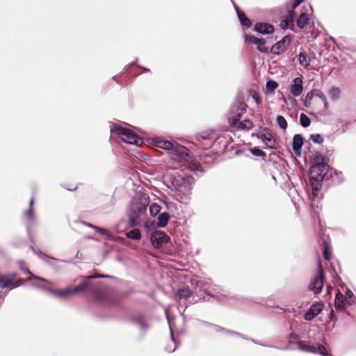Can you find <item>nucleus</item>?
<instances>
[{
    "instance_id": "f257e3e1",
    "label": "nucleus",
    "mask_w": 356,
    "mask_h": 356,
    "mask_svg": "<svg viewBox=\"0 0 356 356\" xmlns=\"http://www.w3.org/2000/svg\"><path fill=\"white\" fill-rule=\"evenodd\" d=\"M166 181L170 182L172 191L175 192L177 199L181 202H186L191 195L194 178L185 174L181 170H173L165 176Z\"/></svg>"
},
{
    "instance_id": "f03ea898",
    "label": "nucleus",
    "mask_w": 356,
    "mask_h": 356,
    "mask_svg": "<svg viewBox=\"0 0 356 356\" xmlns=\"http://www.w3.org/2000/svg\"><path fill=\"white\" fill-rule=\"evenodd\" d=\"M106 275H96L86 277V280L81 284L70 287L72 295L88 289L89 293L92 296L94 301L98 305H106L111 303V300L106 291L102 290L99 285H94L88 280L96 277H106Z\"/></svg>"
},
{
    "instance_id": "7ed1b4c3",
    "label": "nucleus",
    "mask_w": 356,
    "mask_h": 356,
    "mask_svg": "<svg viewBox=\"0 0 356 356\" xmlns=\"http://www.w3.org/2000/svg\"><path fill=\"white\" fill-rule=\"evenodd\" d=\"M147 205L148 198L144 194L136 195L131 199L129 211V224L131 227H135L140 223Z\"/></svg>"
},
{
    "instance_id": "20e7f679",
    "label": "nucleus",
    "mask_w": 356,
    "mask_h": 356,
    "mask_svg": "<svg viewBox=\"0 0 356 356\" xmlns=\"http://www.w3.org/2000/svg\"><path fill=\"white\" fill-rule=\"evenodd\" d=\"M158 147L169 150L170 159L176 162H181L187 159L188 149L183 145L164 139H157L155 142Z\"/></svg>"
},
{
    "instance_id": "39448f33",
    "label": "nucleus",
    "mask_w": 356,
    "mask_h": 356,
    "mask_svg": "<svg viewBox=\"0 0 356 356\" xmlns=\"http://www.w3.org/2000/svg\"><path fill=\"white\" fill-rule=\"evenodd\" d=\"M328 165L325 163H316L310 169V181L312 186L313 195H317L321 188V182L323 180L328 171Z\"/></svg>"
},
{
    "instance_id": "423d86ee",
    "label": "nucleus",
    "mask_w": 356,
    "mask_h": 356,
    "mask_svg": "<svg viewBox=\"0 0 356 356\" xmlns=\"http://www.w3.org/2000/svg\"><path fill=\"white\" fill-rule=\"evenodd\" d=\"M111 133L113 135H118L125 143L140 145L143 141L138 136L128 128L122 127L119 124L111 125Z\"/></svg>"
},
{
    "instance_id": "0eeeda50",
    "label": "nucleus",
    "mask_w": 356,
    "mask_h": 356,
    "mask_svg": "<svg viewBox=\"0 0 356 356\" xmlns=\"http://www.w3.org/2000/svg\"><path fill=\"white\" fill-rule=\"evenodd\" d=\"M16 273H8L6 275H0V288L14 289L22 285L21 279H16Z\"/></svg>"
},
{
    "instance_id": "6e6552de",
    "label": "nucleus",
    "mask_w": 356,
    "mask_h": 356,
    "mask_svg": "<svg viewBox=\"0 0 356 356\" xmlns=\"http://www.w3.org/2000/svg\"><path fill=\"white\" fill-rule=\"evenodd\" d=\"M323 270L321 265L319 264L317 275L314 279H312L309 285L310 290L313 291L315 294H318L321 292L323 286Z\"/></svg>"
},
{
    "instance_id": "1a4fd4ad",
    "label": "nucleus",
    "mask_w": 356,
    "mask_h": 356,
    "mask_svg": "<svg viewBox=\"0 0 356 356\" xmlns=\"http://www.w3.org/2000/svg\"><path fill=\"white\" fill-rule=\"evenodd\" d=\"M150 240L152 245L155 248L159 249L163 245L168 243L170 238L162 231H155L152 233Z\"/></svg>"
},
{
    "instance_id": "9d476101",
    "label": "nucleus",
    "mask_w": 356,
    "mask_h": 356,
    "mask_svg": "<svg viewBox=\"0 0 356 356\" xmlns=\"http://www.w3.org/2000/svg\"><path fill=\"white\" fill-rule=\"evenodd\" d=\"M298 348L305 352L318 353L323 356H331L329 355L327 349L323 345H318L317 347L314 346H308L303 341H300L297 342Z\"/></svg>"
},
{
    "instance_id": "9b49d317",
    "label": "nucleus",
    "mask_w": 356,
    "mask_h": 356,
    "mask_svg": "<svg viewBox=\"0 0 356 356\" xmlns=\"http://www.w3.org/2000/svg\"><path fill=\"white\" fill-rule=\"evenodd\" d=\"M303 0H295V2L292 5V10L289 11L287 16L282 19L280 21V26L282 29L286 30L291 27V26L293 25V19H294V13L293 11L295 8L299 6Z\"/></svg>"
},
{
    "instance_id": "f8f14e48",
    "label": "nucleus",
    "mask_w": 356,
    "mask_h": 356,
    "mask_svg": "<svg viewBox=\"0 0 356 356\" xmlns=\"http://www.w3.org/2000/svg\"><path fill=\"white\" fill-rule=\"evenodd\" d=\"M291 40L289 36H284L281 40L275 43L270 49V51L273 54H280L283 53L289 45Z\"/></svg>"
},
{
    "instance_id": "ddd939ff",
    "label": "nucleus",
    "mask_w": 356,
    "mask_h": 356,
    "mask_svg": "<svg viewBox=\"0 0 356 356\" xmlns=\"http://www.w3.org/2000/svg\"><path fill=\"white\" fill-rule=\"evenodd\" d=\"M245 40L247 43H252L257 46V49L262 53H266L268 48L265 46L266 40L263 38H258L253 35L245 36Z\"/></svg>"
},
{
    "instance_id": "4468645a",
    "label": "nucleus",
    "mask_w": 356,
    "mask_h": 356,
    "mask_svg": "<svg viewBox=\"0 0 356 356\" xmlns=\"http://www.w3.org/2000/svg\"><path fill=\"white\" fill-rule=\"evenodd\" d=\"M303 91L302 86V77H296L293 80V83L290 87L291 93L295 96L298 97L301 95Z\"/></svg>"
},
{
    "instance_id": "2eb2a0df",
    "label": "nucleus",
    "mask_w": 356,
    "mask_h": 356,
    "mask_svg": "<svg viewBox=\"0 0 356 356\" xmlns=\"http://www.w3.org/2000/svg\"><path fill=\"white\" fill-rule=\"evenodd\" d=\"M34 203V200L32 198L30 201V208L27 211L24 213V220L26 222L27 229H29L32 224L34 223L35 220V216L33 211V206Z\"/></svg>"
},
{
    "instance_id": "dca6fc26",
    "label": "nucleus",
    "mask_w": 356,
    "mask_h": 356,
    "mask_svg": "<svg viewBox=\"0 0 356 356\" xmlns=\"http://www.w3.org/2000/svg\"><path fill=\"white\" fill-rule=\"evenodd\" d=\"M351 301L345 298L344 295L340 292H338L336 294L335 300H334V306L337 309H342L346 305H350Z\"/></svg>"
},
{
    "instance_id": "f3484780",
    "label": "nucleus",
    "mask_w": 356,
    "mask_h": 356,
    "mask_svg": "<svg viewBox=\"0 0 356 356\" xmlns=\"http://www.w3.org/2000/svg\"><path fill=\"white\" fill-rule=\"evenodd\" d=\"M231 126L242 130H249L253 126L252 122L250 120H245L241 122H238V119H231Z\"/></svg>"
},
{
    "instance_id": "a211bd4d",
    "label": "nucleus",
    "mask_w": 356,
    "mask_h": 356,
    "mask_svg": "<svg viewBox=\"0 0 356 356\" xmlns=\"http://www.w3.org/2000/svg\"><path fill=\"white\" fill-rule=\"evenodd\" d=\"M261 138L267 147L273 149L276 147V140L268 131L264 132Z\"/></svg>"
},
{
    "instance_id": "6ab92c4d",
    "label": "nucleus",
    "mask_w": 356,
    "mask_h": 356,
    "mask_svg": "<svg viewBox=\"0 0 356 356\" xmlns=\"http://www.w3.org/2000/svg\"><path fill=\"white\" fill-rule=\"evenodd\" d=\"M254 30L261 34H269L273 32L274 28L269 24L257 23L255 24Z\"/></svg>"
},
{
    "instance_id": "aec40b11",
    "label": "nucleus",
    "mask_w": 356,
    "mask_h": 356,
    "mask_svg": "<svg viewBox=\"0 0 356 356\" xmlns=\"http://www.w3.org/2000/svg\"><path fill=\"white\" fill-rule=\"evenodd\" d=\"M303 144V138L300 134H296L293 138V149L296 154H300V150Z\"/></svg>"
},
{
    "instance_id": "412c9836",
    "label": "nucleus",
    "mask_w": 356,
    "mask_h": 356,
    "mask_svg": "<svg viewBox=\"0 0 356 356\" xmlns=\"http://www.w3.org/2000/svg\"><path fill=\"white\" fill-rule=\"evenodd\" d=\"M49 293L60 298H66L72 295L70 287L63 289H49Z\"/></svg>"
},
{
    "instance_id": "4be33fe9",
    "label": "nucleus",
    "mask_w": 356,
    "mask_h": 356,
    "mask_svg": "<svg viewBox=\"0 0 356 356\" xmlns=\"http://www.w3.org/2000/svg\"><path fill=\"white\" fill-rule=\"evenodd\" d=\"M135 325L143 332H145L149 327V324L143 316H138L134 319Z\"/></svg>"
},
{
    "instance_id": "5701e85b",
    "label": "nucleus",
    "mask_w": 356,
    "mask_h": 356,
    "mask_svg": "<svg viewBox=\"0 0 356 356\" xmlns=\"http://www.w3.org/2000/svg\"><path fill=\"white\" fill-rule=\"evenodd\" d=\"M237 15L241 25L244 27L249 28L252 25L251 21L245 16V13L241 12L238 8H236Z\"/></svg>"
},
{
    "instance_id": "b1692460",
    "label": "nucleus",
    "mask_w": 356,
    "mask_h": 356,
    "mask_svg": "<svg viewBox=\"0 0 356 356\" xmlns=\"http://www.w3.org/2000/svg\"><path fill=\"white\" fill-rule=\"evenodd\" d=\"M170 218V215L167 212L161 213L157 218V225L160 227H164L167 225Z\"/></svg>"
},
{
    "instance_id": "393cba45",
    "label": "nucleus",
    "mask_w": 356,
    "mask_h": 356,
    "mask_svg": "<svg viewBox=\"0 0 356 356\" xmlns=\"http://www.w3.org/2000/svg\"><path fill=\"white\" fill-rule=\"evenodd\" d=\"M308 23L309 17L308 15L305 13H302L296 20L297 26L300 29L305 28Z\"/></svg>"
},
{
    "instance_id": "a878e982",
    "label": "nucleus",
    "mask_w": 356,
    "mask_h": 356,
    "mask_svg": "<svg viewBox=\"0 0 356 356\" xmlns=\"http://www.w3.org/2000/svg\"><path fill=\"white\" fill-rule=\"evenodd\" d=\"M298 60L300 65L304 68H306L309 65L310 58L305 52H300L299 54Z\"/></svg>"
},
{
    "instance_id": "bb28decb",
    "label": "nucleus",
    "mask_w": 356,
    "mask_h": 356,
    "mask_svg": "<svg viewBox=\"0 0 356 356\" xmlns=\"http://www.w3.org/2000/svg\"><path fill=\"white\" fill-rule=\"evenodd\" d=\"M126 236L133 240H140L141 234L138 229H133L126 233Z\"/></svg>"
},
{
    "instance_id": "cd10ccee",
    "label": "nucleus",
    "mask_w": 356,
    "mask_h": 356,
    "mask_svg": "<svg viewBox=\"0 0 356 356\" xmlns=\"http://www.w3.org/2000/svg\"><path fill=\"white\" fill-rule=\"evenodd\" d=\"M191 291L188 287H184L178 290L177 296L180 298V299H186L191 296Z\"/></svg>"
},
{
    "instance_id": "c85d7f7f",
    "label": "nucleus",
    "mask_w": 356,
    "mask_h": 356,
    "mask_svg": "<svg viewBox=\"0 0 356 356\" xmlns=\"http://www.w3.org/2000/svg\"><path fill=\"white\" fill-rule=\"evenodd\" d=\"M20 268L26 274L29 275V280H38V281H40V282H49L47 280L44 279V278H42V277H38V276H35L34 275L32 274V273L27 268H23L22 266H20Z\"/></svg>"
},
{
    "instance_id": "c756f323",
    "label": "nucleus",
    "mask_w": 356,
    "mask_h": 356,
    "mask_svg": "<svg viewBox=\"0 0 356 356\" xmlns=\"http://www.w3.org/2000/svg\"><path fill=\"white\" fill-rule=\"evenodd\" d=\"M323 308V305L321 302H316L314 303L309 308V310L314 314V315L317 316L321 313Z\"/></svg>"
},
{
    "instance_id": "7c9ffc66",
    "label": "nucleus",
    "mask_w": 356,
    "mask_h": 356,
    "mask_svg": "<svg viewBox=\"0 0 356 356\" xmlns=\"http://www.w3.org/2000/svg\"><path fill=\"white\" fill-rule=\"evenodd\" d=\"M49 282H42L43 284H33L35 287L40 288L49 293V289H53L51 286L52 283L48 280Z\"/></svg>"
},
{
    "instance_id": "2f4dec72",
    "label": "nucleus",
    "mask_w": 356,
    "mask_h": 356,
    "mask_svg": "<svg viewBox=\"0 0 356 356\" xmlns=\"http://www.w3.org/2000/svg\"><path fill=\"white\" fill-rule=\"evenodd\" d=\"M233 112L235 113L234 115H231L229 118V123L231 124V119L232 118H234V119H238V122H239V119L241 118L243 113V110L240 109L238 107H234L233 108Z\"/></svg>"
},
{
    "instance_id": "473e14b6",
    "label": "nucleus",
    "mask_w": 356,
    "mask_h": 356,
    "mask_svg": "<svg viewBox=\"0 0 356 356\" xmlns=\"http://www.w3.org/2000/svg\"><path fill=\"white\" fill-rule=\"evenodd\" d=\"M300 122L303 127H307L310 125L311 120L305 114L301 113L300 116Z\"/></svg>"
},
{
    "instance_id": "72a5a7b5",
    "label": "nucleus",
    "mask_w": 356,
    "mask_h": 356,
    "mask_svg": "<svg viewBox=\"0 0 356 356\" xmlns=\"http://www.w3.org/2000/svg\"><path fill=\"white\" fill-rule=\"evenodd\" d=\"M276 122L282 129L285 130L286 129L287 122L283 116L278 115L276 118Z\"/></svg>"
},
{
    "instance_id": "f704fd0d",
    "label": "nucleus",
    "mask_w": 356,
    "mask_h": 356,
    "mask_svg": "<svg viewBox=\"0 0 356 356\" xmlns=\"http://www.w3.org/2000/svg\"><path fill=\"white\" fill-rule=\"evenodd\" d=\"M161 207L156 203H154L149 207V213L151 216H156L160 212Z\"/></svg>"
},
{
    "instance_id": "c9c22d12",
    "label": "nucleus",
    "mask_w": 356,
    "mask_h": 356,
    "mask_svg": "<svg viewBox=\"0 0 356 356\" xmlns=\"http://www.w3.org/2000/svg\"><path fill=\"white\" fill-rule=\"evenodd\" d=\"M329 95L333 99H337L340 96V90L337 88H332L329 91Z\"/></svg>"
},
{
    "instance_id": "e433bc0d",
    "label": "nucleus",
    "mask_w": 356,
    "mask_h": 356,
    "mask_svg": "<svg viewBox=\"0 0 356 356\" xmlns=\"http://www.w3.org/2000/svg\"><path fill=\"white\" fill-rule=\"evenodd\" d=\"M94 229L96 230L97 232L100 233L101 234L105 235L106 239L108 240H112L113 237L111 234H110L106 229L98 227H94Z\"/></svg>"
},
{
    "instance_id": "4c0bfd02",
    "label": "nucleus",
    "mask_w": 356,
    "mask_h": 356,
    "mask_svg": "<svg viewBox=\"0 0 356 356\" xmlns=\"http://www.w3.org/2000/svg\"><path fill=\"white\" fill-rule=\"evenodd\" d=\"M278 84L272 80H269L266 83V90L268 92H273L274 90L277 88Z\"/></svg>"
},
{
    "instance_id": "58836bf2",
    "label": "nucleus",
    "mask_w": 356,
    "mask_h": 356,
    "mask_svg": "<svg viewBox=\"0 0 356 356\" xmlns=\"http://www.w3.org/2000/svg\"><path fill=\"white\" fill-rule=\"evenodd\" d=\"M310 139L315 143H317V144H321L323 142V137L318 134H312L310 136Z\"/></svg>"
},
{
    "instance_id": "ea45409f",
    "label": "nucleus",
    "mask_w": 356,
    "mask_h": 356,
    "mask_svg": "<svg viewBox=\"0 0 356 356\" xmlns=\"http://www.w3.org/2000/svg\"><path fill=\"white\" fill-rule=\"evenodd\" d=\"M314 92L313 91H311L309 92H308L305 97V106L308 107L310 106L311 104V102H312V99L314 97Z\"/></svg>"
},
{
    "instance_id": "a19ab883",
    "label": "nucleus",
    "mask_w": 356,
    "mask_h": 356,
    "mask_svg": "<svg viewBox=\"0 0 356 356\" xmlns=\"http://www.w3.org/2000/svg\"><path fill=\"white\" fill-rule=\"evenodd\" d=\"M251 152L254 156H264L266 154L263 150L257 147H253L251 149Z\"/></svg>"
},
{
    "instance_id": "79ce46f5",
    "label": "nucleus",
    "mask_w": 356,
    "mask_h": 356,
    "mask_svg": "<svg viewBox=\"0 0 356 356\" xmlns=\"http://www.w3.org/2000/svg\"><path fill=\"white\" fill-rule=\"evenodd\" d=\"M315 316H316L314 315V314H313V312L309 309L305 314V319L307 321H312Z\"/></svg>"
},
{
    "instance_id": "37998d69",
    "label": "nucleus",
    "mask_w": 356,
    "mask_h": 356,
    "mask_svg": "<svg viewBox=\"0 0 356 356\" xmlns=\"http://www.w3.org/2000/svg\"><path fill=\"white\" fill-rule=\"evenodd\" d=\"M31 249L38 255V257L40 259H42L43 260H47L49 258L47 255L42 253L41 251H36L33 247H31Z\"/></svg>"
},
{
    "instance_id": "c03bdc74",
    "label": "nucleus",
    "mask_w": 356,
    "mask_h": 356,
    "mask_svg": "<svg viewBox=\"0 0 356 356\" xmlns=\"http://www.w3.org/2000/svg\"><path fill=\"white\" fill-rule=\"evenodd\" d=\"M204 325H208V326L212 327L216 332H222V331L225 330L222 327H219L218 325H212V324H210V323H206V322L204 323Z\"/></svg>"
},
{
    "instance_id": "a18cd8bd",
    "label": "nucleus",
    "mask_w": 356,
    "mask_h": 356,
    "mask_svg": "<svg viewBox=\"0 0 356 356\" xmlns=\"http://www.w3.org/2000/svg\"><path fill=\"white\" fill-rule=\"evenodd\" d=\"M165 314L166 318H168V321L169 327H170V337H171V339H172V341L175 343V340L173 332H172V328H171V325H170V318H169V316H168V309L165 310Z\"/></svg>"
},
{
    "instance_id": "49530a36",
    "label": "nucleus",
    "mask_w": 356,
    "mask_h": 356,
    "mask_svg": "<svg viewBox=\"0 0 356 356\" xmlns=\"http://www.w3.org/2000/svg\"><path fill=\"white\" fill-rule=\"evenodd\" d=\"M323 257L325 260H329L331 258V252L329 251L327 246L325 248Z\"/></svg>"
},
{
    "instance_id": "de8ad7c7",
    "label": "nucleus",
    "mask_w": 356,
    "mask_h": 356,
    "mask_svg": "<svg viewBox=\"0 0 356 356\" xmlns=\"http://www.w3.org/2000/svg\"><path fill=\"white\" fill-rule=\"evenodd\" d=\"M345 298H346L348 300H350L351 302H352V297L353 296V293L352 292V291L349 289H347L346 292H345Z\"/></svg>"
},
{
    "instance_id": "09e8293b",
    "label": "nucleus",
    "mask_w": 356,
    "mask_h": 356,
    "mask_svg": "<svg viewBox=\"0 0 356 356\" xmlns=\"http://www.w3.org/2000/svg\"><path fill=\"white\" fill-rule=\"evenodd\" d=\"M316 95L317 97H318L322 100V102H325V99H326V97H325V95H324L322 92H321V91H317V92H316Z\"/></svg>"
},
{
    "instance_id": "8fccbe9b",
    "label": "nucleus",
    "mask_w": 356,
    "mask_h": 356,
    "mask_svg": "<svg viewBox=\"0 0 356 356\" xmlns=\"http://www.w3.org/2000/svg\"><path fill=\"white\" fill-rule=\"evenodd\" d=\"M83 224H84L85 225H86L87 227H92V228H93V229H94V227H95V225H92V224H90V223H88V222H83Z\"/></svg>"
},
{
    "instance_id": "3c124183",
    "label": "nucleus",
    "mask_w": 356,
    "mask_h": 356,
    "mask_svg": "<svg viewBox=\"0 0 356 356\" xmlns=\"http://www.w3.org/2000/svg\"><path fill=\"white\" fill-rule=\"evenodd\" d=\"M323 102L325 108L327 109L328 108V103L327 102V99H325V102Z\"/></svg>"
},
{
    "instance_id": "603ef678",
    "label": "nucleus",
    "mask_w": 356,
    "mask_h": 356,
    "mask_svg": "<svg viewBox=\"0 0 356 356\" xmlns=\"http://www.w3.org/2000/svg\"><path fill=\"white\" fill-rule=\"evenodd\" d=\"M202 138L203 139H208V138H209V135H208V134H203V135L202 136Z\"/></svg>"
},
{
    "instance_id": "864d4df0",
    "label": "nucleus",
    "mask_w": 356,
    "mask_h": 356,
    "mask_svg": "<svg viewBox=\"0 0 356 356\" xmlns=\"http://www.w3.org/2000/svg\"><path fill=\"white\" fill-rule=\"evenodd\" d=\"M177 347V345L175 344V347L174 348V349H172V350H169V352H174Z\"/></svg>"
},
{
    "instance_id": "5fc2aeb1",
    "label": "nucleus",
    "mask_w": 356,
    "mask_h": 356,
    "mask_svg": "<svg viewBox=\"0 0 356 356\" xmlns=\"http://www.w3.org/2000/svg\"><path fill=\"white\" fill-rule=\"evenodd\" d=\"M143 72H149V69L147 68H143Z\"/></svg>"
}]
</instances>
